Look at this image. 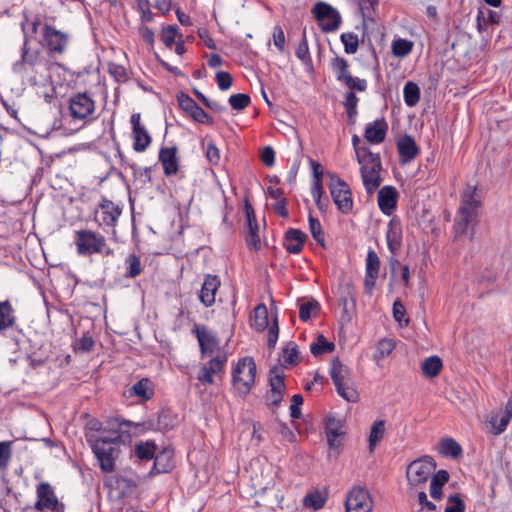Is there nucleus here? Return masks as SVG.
<instances>
[{"mask_svg": "<svg viewBox=\"0 0 512 512\" xmlns=\"http://www.w3.org/2000/svg\"><path fill=\"white\" fill-rule=\"evenodd\" d=\"M86 440L100 470L104 473L114 472L123 444L117 443L118 440L116 439L94 438V436H86Z\"/></svg>", "mask_w": 512, "mask_h": 512, "instance_id": "nucleus-1", "label": "nucleus"}, {"mask_svg": "<svg viewBox=\"0 0 512 512\" xmlns=\"http://www.w3.org/2000/svg\"><path fill=\"white\" fill-rule=\"evenodd\" d=\"M480 201L477 199V188L468 187L462 195L459 215L455 220L454 229L458 235L466 234L469 226L477 224V209Z\"/></svg>", "mask_w": 512, "mask_h": 512, "instance_id": "nucleus-2", "label": "nucleus"}, {"mask_svg": "<svg viewBox=\"0 0 512 512\" xmlns=\"http://www.w3.org/2000/svg\"><path fill=\"white\" fill-rule=\"evenodd\" d=\"M257 367L253 357L240 358L232 370L233 387L241 396H247L255 384Z\"/></svg>", "mask_w": 512, "mask_h": 512, "instance_id": "nucleus-3", "label": "nucleus"}, {"mask_svg": "<svg viewBox=\"0 0 512 512\" xmlns=\"http://www.w3.org/2000/svg\"><path fill=\"white\" fill-rule=\"evenodd\" d=\"M70 35L66 32L56 29L49 23L42 25L41 39L39 44L45 49L49 57L63 55L69 45Z\"/></svg>", "mask_w": 512, "mask_h": 512, "instance_id": "nucleus-4", "label": "nucleus"}, {"mask_svg": "<svg viewBox=\"0 0 512 512\" xmlns=\"http://www.w3.org/2000/svg\"><path fill=\"white\" fill-rule=\"evenodd\" d=\"M123 212V205L115 203L109 200L107 197L102 196L101 200L97 204V208L94 211V221L101 227L105 232L112 231V234H116V226L118 220Z\"/></svg>", "mask_w": 512, "mask_h": 512, "instance_id": "nucleus-5", "label": "nucleus"}, {"mask_svg": "<svg viewBox=\"0 0 512 512\" xmlns=\"http://www.w3.org/2000/svg\"><path fill=\"white\" fill-rule=\"evenodd\" d=\"M327 176L330 178L328 184L330 194L338 211L345 215L351 213L354 203L349 185L335 173L327 172Z\"/></svg>", "mask_w": 512, "mask_h": 512, "instance_id": "nucleus-6", "label": "nucleus"}, {"mask_svg": "<svg viewBox=\"0 0 512 512\" xmlns=\"http://www.w3.org/2000/svg\"><path fill=\"white\" fill-rule=\"evenodd\" d=\"M131 427L132 421L121 416L108 417L104 420L103 433H108L109 436H94V438L116 439L117 443L129 446L132 440Z\"/></svg>", "mask_w": 512, "mask_h": 512, "instance_id": "nucleus-7", "label": "nucleus"}, {"mask_svg": "<svg viewBox=\"0 0 512 512\" xmlns=\"http://www.w3.org/2000/svg\"><path fill=\"white\" fill-rule=\"evenodd\" d=\"M105 237L93 230L81 229L75 231L74 242L76 251L82 256L97 254L104 247Z\"/></svg>", "mask_w": 512, "mask_h": 512, "instance_id": "nucleus-8", "label": "nucleus"}, {"mask_svg": "<svg viewBox=\"0 0 512 512\" xmlns=\"http://www.w3.org/2000/svg\"><path fill=\"white\" fill-rule=\"evenodd\" d=\"M311 12L324 33L334 32L341 25L342 19L340 13L326 2H317Z\"/></svg>", "mask_w": 512, "mask_h": 512, "instance_id": "nucleus-9", "label": "nucleus"}, {"mask_svg": "<svg viewBox=\"0 0 512 512\" xmlns=\"http://www.w3.org/2000/svg\"><path fill=\"white\" fill-rule=\"evenodd\" d=\"M37 500L34 509L38 512H64L65 505L59 501L55 489L48 482H40L36 488Z\"/></svg>", "mask_w": 512, "mask_h": 512, "instance_id": "nucleus-10", "label": "nucleus"}, {"mask_svg": "<svg viewBox=\"0 0 512 512\" xmlns=\"http://www.w3.org/2000/svg\"><path fill=\"white\" fill-rule=\"evenodd\" d=\"M24 32V42L21 47L20 59L13 63L12 71L17 75H23L29 69H33L40 61V51L38 49L31 50L29 46V37L25 32V24L21 23Z\"/></svg>", "mask_w": 512, "mask_h": 512, "instance_id": "nucleus-11", "label": "nucleus"}, {"mask_svg": "<svg viewBox=\"0 0 512 512\" xmlns=\"http://www.w3.org/2000/svg\"><path fill=\"white\" fill-rule=\"evenodd\" d=\"M95 108V101L87 92H78L69 99V112L75 120H87Z\"/></svg>", "mask_w": 512, "mask_h": 512, "instance_id": "nucleus-12", "label": "nucleus"}, {"mask_svg": "<svg viewBox=\"0 0 512 512\" xmlns=\"http://www.w3.org/2000/svg\"><path fill=\"white\" fill-rule=\"evenodd\" d=\"M436 467L437 465L433 457L428 455L422 456L407 466V480H430Z\"/></svg>", "mask_w": 512, "mask_h": 512, "instance_id": "nucleus-13", "label": "nucleus"}, {"mask_svg": "<svg viewBox=\"0 0 512 512\" xmlns=\"http://www.w3.org/2000/svg\"><path fill=\"white\" fill-rule=\"evenodd\" d=\"M245 214L247 222V232L245 242L249 249L259 251L261 249V240L259 236V225L256 219L255 211L248 198L245 199Z\"/></svg>", "mask_w": 512, "mask_h": 512, "instance_id": "nucleus-14", "label": "nucleus"}, {"mask_svg": "<svg viewBox=\"0 0 512 512\" xmlns=\"http://www.w3.org/2000/svg\"><path fill=\"white\" fill-rule=\"evenodd\" d=\"M104 490L111 502H119L125 499L137 497L136 482H104Z\"/></svg>", "mask_w": 512, "mask_h": 512, "instance_id": "nucleus-15", "label": "nucleus"}, {"mask_svg": "<svg viewBox=\"0 0 512 512\" xmlns=\"http://www.w3.org/2000/svg\"><path fill=\"white\" fill-rule=\"evenodd\" d=\"M175 467L174 448L170 445L158 449L153 465L149 470V476H156L162 473H169Z\"/></svg>", "mask_w": 512, "mask_h": 512, "instance_id": "nucleus-16", "label": "nucleus"}, {"mask_svg": "<svg viewBox=\"0 0 512 512\" xmlns=\"http://www.w3.org/2000/svg\"><path fill=\"white\" fill-rule=\"evenodd\" d=\"M132 125L133 149L135 152H144L151 144L152 138L143 124L140 113H133L130 119Z\"/></svg>", "mask_w": 512, "mask_h": 512, "instance_id": "nucleus-17", "label": "nucleus"}, {"mask_svg": "<svg viewBox=\"0 0 512 512\" xmlns=\"http://www.w3.org/2000/svg\"><path fill=\"white\" fill-rule=\"evenodd\" d=\"M193 332L197 337L202 357L210 356L220 350L217 336L205 325H195Z\"/></svg>", "mask_w": 512, "mask_h": 512, "instance_id": "nucleus-18", "label": "nucleus"}, {"mask_svg": "<svg viewBox=\"0 0 512 512\" xmlns=\"http://www.w3.org/2000/svg\"><path fill=\"white\" fill-rule=\"evenodd\" d=\"M227 354L225 352L216 355L215 357L211 358L207 365H204L197 376V379L202 384H213V375H217L220 373L226 363H227Z\"/></svg>", "mask_w": 512, "mask_h": 512, "instance_id": "nucleus-19", "label": "nucleus"}, {"mask_svg": "<svg viewBox=\"0 0 512 512\" xmlns=\"http://www.w3.org/2000/svg\"><path fill=\"white\" fill-rule=\"evenodd\" d=\"M399 193L394 186H383L377 196L378 206L381 212L385 215H391L397 207Z\"/></svg>", "mask_w": 512, "mask_h": 512, "instance_id": "nucleus-20", "label": "nucleus"}, {"mask_svg": "<svg viewBox=\"0 0 512 512\" xmlns=\"http://www.w3.org/2000/svg\"><path fill=\"white\" fill-rule=\"evenodd\" d=\"M177 152L178 148L175 145L160 148L158 157L165 176H172L178 172L179 159L177 157Z\"/></svg>", "mask_w": 512, "mask_h": 512, "instance_id": "nucleus-21", "label": "nucleus"}, {"mask_svg": "<svg viewBox=\"0 0 512 512\" xmlns=\"http://www.w3.org/2000/svg\"><path fill=\"white\" fill-rule=\"evenodd\" d=\"M307 235L300 229L289 228L284 234L283 246L289 254L298 255L302 252Z\"/></svg>", "mask_w": 512, "mask_h": 512, "instance_id": "nucleus-22", "label": "nucleus"}, {"mask_svg": "<svg viewBox=\"0 0 512 512\" xmlns=\"http://www.w3.org/2000/svg\"><path fill=\"white\" fill-rule=\"evenodd\" d=\"M221 285L220 278L217 275L207 274L202 284L199 300L205 307H210L215 303V296Z\"/></svg>", "mask_w": 512, "mask_h": 512, "instance_id": "nucleus-23", "label": "nucleus"}, {"mask_svg": "<svg viewBox=\"0 0 512 512\" xmlns=\"http://www.w3.org/2000/svg\"><path fill=\"white\" fill-rule=\"evenodd\" d=\"M402 225L398 218H392L387 224L386 242L391 254L396 255L402 245Z\"/></svg>", "mask_w": 512, "mask_h": 512, "instance_id": "nucleus-24", "label": "nucleus"}, {"mask_svg": "<svg viewBox=\"0 0 512 512\" xmlns=\"http://www.w3.org/2000/svg\"><path fill=\"white\" fill-rule=\"evenodd\" d=\"M397 150L402 164L411 162L420 153L415 139L408 134H405L397 141Z\"/></svg>", "mask_w": 512, "mask_h": 512, "instance_id": "nucleus-25", "label": "nucleus"}, {"mask_svg": "<svg viewBox=\"0 0 512 512\" xmlns=\"http://www.w3.org/2000/svg\"><path fill=\"white\" fill-rule=\"evenodd\" d=\"M158 449L154 440H141L135 443L133 450L130 449V456H134L140 463L149 462L154 460Z\"/></svg>", "mask_w": 512, "mask_h": 512, "instance_id": "nucleus-26", "label": "nucleus"}, {"mask_svg": "<svg viewBox=\"0 0 512 512\" xmlns=\"http://www.w3.org/2000/svg\"><path fill=\"white\" fill-rule=\"evenodd\" d=\"M387 131L388 124L385 119H377L374 122L367 124L364 137L370 144H380L385 140Z\"/></svg>", "mask_w": 512, "mask_h": 512, "instance_id": "nucleus-27", "label": "nucleus"}, {"mask_svg": "<svg viewBox=\"0 0 512 512\" xmlns=\"http://www.w3.org/2000/svg\"><path fill=\"white\" fill-rule=\"evenodd\" d=\"M438 453L445 458L458 460L463 456L461 445L451 437L441 438L437 446Z\"/></svg>", "mask_w": 512, "mask_h": 512, "instance_id": "nucleus-28", "label": "nucleus"}, {"mask_svg": "<svg viewBox=\"0 0 512 512\" xmlns=\"http://www.w3.org/2000/svg\"><path fill=\"white\" fill-rule=\"evenodd\" d=\"M328 490L314 489L309 491L303 498V505L317 511L324 507L328 500Z\"/></svg>", "mask_w": 512, "mask_h": 512, "instance_id": "nucleus-29", "label": "nucleus"}, {"mask_svg": "<svg viewBox=\"0 0 512 512\" xmlns=\"http://www.w3.org/2000/svg\"><path fill=\"white\" fill-rule=\"evenodd\" d=\"M15 309L9 300L0 302V332L16 325Z\"/></svg>", "mask_w": 512, "mask_h": 512, "instance_id": "nucleus-30", "label": "nucleus"}, {"mask_svg": "<svg viewBox=\"0 0 512 512\" xmlns=\"http://www.w3.org/2000/svg\"><path fill=\"white\" fill-rule=\"evenodd\" d=\"M343 427L342 421L336 419L332 415H328L325 419V433L330 447H337L336 439L343 434L341 431Z\"/></svg>", "mask_w": 512, "mask_h": 512, "instance_id": "nucleus-31", "label": "nucleus"}, {"mask_svg": "<svg viewBox=\"0 0 512 512\" xmlns=\"http://www.w3.org/2000/svg\"><path fill=\"white\" fill-rule=\"evenodd\" d=\"M177 422L178 417L176 414L171 412L169 409H162L157 414V419L155 420L156 431H170L177 425Z\"/></svg>", "mask_w": 512, "mask_h": 512, "instance_id": "nucleus-32", "label": "nucleus"}, {"mask_svg": "<svg viewBox=\"0 0 512 512\" xmlns=\"http://www.w3.org/2000/svg\"><path fill=\"white\" fill-rule=\"evenodd\" d=\"M128 392L130 396H137L143 401L150 400L154 395V389L148 378H142L137 381L131 388H129Z\"/></svg>", "mask_w": 512, "mask_h": 512, "instance_id": "nucleus-33", "label": "nucleus"}, {"mask_svg": "<svg viewBox=\"0 0 512 512\" xmlns=\"http://www.w3.org/2000/svg\"><path fill=\"white\" fill-rule=\"evenodd\" d=\"M363 185L368 194H372L381 184L380 172H371L366 166L360 167Z\"/></svg>", "mask_w": 512, "mask_h": 512, "instance_id": "nucleus-34", "label": "nucleus"}, {"mask_svg": "<svg viewBox=\"0 0 512 512\" xmlns=\"http://www.w3.org/2000/svg\"><path fill=\"white\" fill-rule=\"evenodd\" d=\"M269 315L265 304L260 303L254 308L252 327L257 332H263L268 328Z\"/></svg>", "mask_w": 512, "mask_h": 512, "instance_id": "nucleus-35", "label": "nucleus"}, {"mask_svg": "<svg viewBox=\"0 0 512 512\" xmlns=\"http://www.w3.org/2000/svg\"><path fill=\"white\" fill-rule=\"evenodd\" d=\"M296 57L302 62L307 70H313V62L309 52L306 30H303L301 40L295 51Z\"/></svg>", "mask_w": 512, "mask_h": 512, "instance_id": "nucleus-36", "label": "nucleus"}, {"mask_svg": "<svg viewBox=\"0 0 512 512\" xmlns=\"http://www.w3.org/2000/svg\"><path fill=\"white\" fill-rule=\"evenodd\" d=\"M442 368L443 362L441 358L436 355L426 358L421 364L422 373L427 378H434L438 376Z\"/></svg>", "mask_w": 512, "mask_h": 512, "instance_id": "nucleus-37", "label": "nucleus"}, {"mask_svg": "<svg viewBox=\"0 0 512 512\" xmlns=\"http://www.w3.org/2000/svg\"><path fill=\"white\" fill-rule=\"evenodd\" d=\"M329 374L333 384H338L339 382H344L349 377L350 369L338 357H335L331 361Z\"/></svg>", "mask_w": 512, "mask_h": 512, "instance_id": "nucleus-38", "label": "nucleus"}, {"mask_svg": "<svg viewBox=\"0 0 512 512\" xmlns=\"http://www.w3.org/2000/svg\"><path fill=\"white\" fill-rule=\"evenodd\" d=\"M262 484L263 482H238L240 496L246 499L257 497L267 489Z\"/></svg>", "mask_w": 512, "mask_h": 512, "instance_id": "nucleus-39", "label": "nucleus"}, {"mask_svg": "<svg viewBox=\"0 0 512 512\" xmlns=\"http://www.w3.org/2000/svg\"><path fill=\"white\" fill-rule=\"evenodd\" d=\"M335 350V344L328 341L323 334H319L316 341L310 345V352L313 356L319 357L323 354L332 353Z\"/></svg>", "mask_w": 512, "mask_h": 512, "instance_id": "nucleus-40", "label": "nucleus"}, {"mask_svg": "<svg viewBox=\"0 0 512 512\" xmlns=\"http://www.w3.org/2000/svg\"><path fill=\"white\" fill-rule=\"evenodd\" d=\"M125 278H136L143 272L141 258L135 253L129 254L125 258Z\"/></svg>", "mask_w": 512, "mask_h": 512, "instance_id": "nucleus-41", "label": "nucleus"}, {"mask_svg": "<svg viewBox=\"0 0 512 512\" xmlns=\"http://www.w3.org/2000/svg\"><path fill=\"white\" fill-rule=\"evenodd\" d=\"M420 87L413 81H407L403 88L404 102L408 107H414L420 100Z\"/></svg>", "mask_w": 512, "mask_h": 512, "instance_id": "nucleus-42", "label": "nucleus"}, {"mask_svg": "<svg viewBox=\"0 0 512 512\" xmlns=\"http://www.w3.org/2000/svg\"><path fill=\"white\" fill-rule=\"evenodd\" d=\"M330 67L338 82H342L347 76L350 75L348 60L344 57L335 56L330 60Z\"/></svg>", "mask_w": 512, "mask_h": 512, "instance_id": "nucleus-43", "label": "nucleus"}, {"mask_svg": "<svg viewBox=\"0 0 512 512\" xmlns=\"http://www.w3.org/2000/svg\"><path fill=\"white\" fill-rule=\"evenodd\" d=\"M308 225L310 233L316 243L322 248H326L325 234L322 225L318 218L314 217L311 213L308 216Z\"/></svg>", "mask_w": 512, "mask_h": 512, "instance_id": "nucleus-44", "label": "nucleus"}, {"mask_svg": "<svg viewBox=\"0 0 512 512\" xmlns=\"http://www.w3.org/2000/svg\"><path fill=\"white\" fill-rule=\"evenodd\" d=\"M269 387L286 392L285 374L278 365H274L269 370Z\"/></svg>", "mask_w": 512, "mask_h": 512, "instance_id": "nucleus-45", "label": "nucleus"}, {"mask_svg": "<svg viewBox=\"0 0 512 512\" xmlns=\"http://www.w3.org/2000/svg\"><path fill=\"white\" fill-rule=\"evenodd\" d=\"M179 35L182 34L179 32V28L177 25L162 26L161 40L167 48H172L174 43L179 39Z\"/></svg>", "mask_w": 512, "mask_h": 512, "instance_id": "nucleus-46", "label": "nucleus"}, {"mask_svg": "<svg viewBox=\"0 0 512 512\" xmlns=\"http://www.w3.org/2000/svg\"><path fill=\"white\" fill-rule=\"evenodd\" d=\"M413 49V42L404 39V38H398L392 42L391 50L392 54L396 57H406L411 53Z\"/></svg>", "mask_w": 512, "mask_h": 512, "instance_id": "nucleus-47", "label": "nucleus"}, {"mask_svg": "<svg viewBox=\"0 0 512 512\" xmlns=\"http://www.w3.org/2000/svg\"><path fill=\"white\" fill-rule=\"evenodd\" d=\"M284 362L295 366L300 362L298 346L294 341H289L282 349Z\"/></svg>", "mask_w": 512, "mask_h": 512, "instance_id": "nucleus-48", "label": "nucleus"}, {"mask_svg": "<svg viewBox=\"0 0 512 512\" xmlns=\"http://www.w3.org/2000/svg\"><path fill=\"white\" fill-rule=\"evenodd\" d=\"M347 501H354V502H360V504H367L373 505L371 495L369 491L361 486H355L347 495L346 497Z\"/></svg>", "mask_w": 512, "mask_h": 512, "instance_id": "nucleus-49", "label": "nucleus"}, {"mask_svg": "<svg viewBox=\"0 0 512 512\" xmlns=\"http://www.w3.org/2000/svg\"><path fill=\"white\" fill-rule=\"evenodd\" d=\"M385 422L377 420L373 423L369 435V450L373 451L375 445L383 438L385 431Z\"/></svg>", "mask_w": 512, "mask_h": 512, "instance_id": "nucleus-50", "label": "nucleus"}, {"mask_svg": "<svg viewBox=\"0 0 512 512\" xmlns=\"http://www.w3.org/2000/svg\"><path fill=\"white\" fill-rule=\"evenodd\" d=\"M340 40L344 45L346 54H355L359 47L358 36L353 32L342 33Z\"/></svg>", "mask_w": 512, "mask_h": 512, "instance_id": "nucleus-51", "label": "nucleus"}, {"mask_svg": "<svg viewBox=\"0 0 512 512\" xmlns=\"http://www.w3.org/2000/svg\"><path fill=\"white\" fill-rule=\"evenodd\" d=\"M228 103L233 110L242 111L251 103V97L246 93H237L229 97Z\"/></svg>", "mask_w": 512, "mask_h": 512, "instance_id": "nucleus-52", "label": "nucleus"}, {"mask_svg": "<svg viewBox=\"0 0 512 512\" xmlns=\"http://www.w3.org/2000/svg\"><path fill=\"white\" fill-rule=\"evenodd\" d=\"M380 259L373 249H369L366 256L365 273L379 276Z\"/></svg>", "mask_w": 512, "mask_h": 512, "instance_id": "nucleus-53", "label": "nucleus"}, {"mask_svg": "<svg viewBox=\"0 0 512 512\" xmlns=\"http://www.w3.org/2000/svg\"><path fill=\"white\" fill-rule=\"evenodd\" d=\"M13 441H0V470H5L13 454Z\"/></svg>", "mask_w": 512, "mask_h": 512, "instance_id": "nucleus-54", "label": "nucleus"}, {"mask_svg": "<svg viewBox=\"0 0 512 512\" xmlns=\"http://www.w3.org/2000/svg\"><path fill=\"white\" fill-rule=\"evenodd\" d=\"M320 309V304L317 300L311 299L300 304L299 318L303 322H307L311 318L313 311Z\"/></svg>", "mask_w": 512, "mask_h": 512, "instance_id": "nucleus-55", "label": "nucleus"}, {"mask_svg": "<svg viewBox=\"0 0 512 512\" xmlns=\"http://www.w3.org/2000/svg\"><path fill=\"white\" fill-rule=\"evenodd\" d=\"M178 105L187 115H190L199 106L188 94L180 92L176 95Z\"/></svg>", "mask_w": 512, "mask_h": 512, "instance_id": "nucleus-56", "label": "nucleus"}, {"mask_svg": "<svg viewBox=\"0 0 512 512\" xmlns=\"http://www.w3.org/2000/svg\"><path fill=\"white\" fill-rule=\"evenodd\" d=\"M108 72L118 83H125L129 80L126 68L120 64L110 62L108 64Z\"/></svg>", "mask_w": 512, "mask_h": 512, "instance_id": "nucleus-57", "label": "nucleus"}, {"mask_svg": "<svg viewBox=\"0 0 512 512\" xmlns=\"http://www.w3.org/2000/svg\"><path fill=\"white\" fill-rule=\"evenodd\" d=\"M341 83L345 84L349 91L353 92H364L368 86L366 79L353 77L351 74L347 76Z\"/></svg>", "mask_w": 512, "mask_h": 512, "instance_id": "nucleus-58", "label": "nucleus"}, {"mask_svg": "<svg viewBox=\"0 0 512 512\" xmlns=\"http://www.w3.org/2000/svg\"><path fill=\"white\" fill-rule=\"evenodd\" d=\"M336 387V391L343 399L348 402H356L358 399V393L352 387H349L345 384V382H339L338 384H334Z\"/></svg>", "mask_w": 512, "mask_h": 512, "instance_id": "nucleus-59", "label": "nucleus"}, {"mask_svg": "<svg viewBox=\"0 0 512 512\" xmlns=\"http://www.w3.org/2000/svg\"><path fill=\"white\" fill-rule=\"evenodd\" d=\"M279 337V324L277 311L274 314L272 325L269 327L267 336V346L270 350H273L276 346Z\"/></svg>", "mask_w": 512, "mask_h": 512, "instance_id": "nucleus-60", "label": "nucleus"}, {"mask_svg": "<svg viewBox=\"0 0 512 512\" xmlns=\"http://www.w3.org/2000/svg\"><path fill=\"white\" fill-rule=\"evenodd\" d=\"M358 163L361 167L366 166L367 168H370L371 172H380L382 170L381 157L378 153H372V157L359 160Z\"/></svg>", "mask_w": 512, "mask_h": 512, "instance_id": "nucleus-61", "label": "nucleus"}, {"mask_svg": "<svg viewBox=\"0 0 512 512\" xmlns=\"http://www.w3.org/2000/svg\"><path fill=\"white\" fill-rule=\"evenodd\" d=\"M285 391L270 389L265 395L266 405L268 407H278L283 401Z\"/></svg>", "mask_w": 512, "mask_h": 512, "instance_id": "nucleus-62", "label": "nucleus"}, {"mask_svg": "<svg viewBox=\"0 0 512 512\" xmlns=\"http://www.w3.org/2000/svg\"><path fill=\"white\" fill-rule=\"evenodd\" d=\"M195 122L205 125H213L214 119L200 106L189 115Z\"/></svg>", "mask_w": 512, "mask_h": 512, "instance_id": "nucleus-63", "label": "nucleus"}, {"mask_svg": "<svg viewBox=\"0 0 512 512\" xmlns=\"http://www.w3.org/2000/svg\"><path fill=\"white\" fill-rule=\"evenodd\" d=\"M444 512H465V504L458 494L450 495Z\"/></svg>", "mask_w": 512, "mask_h": 512, "instance_id": "nucleus-64", "label": "nucleus"}]
</instances>
